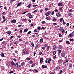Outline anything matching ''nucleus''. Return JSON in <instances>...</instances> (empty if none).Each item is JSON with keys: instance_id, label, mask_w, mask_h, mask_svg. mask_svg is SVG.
Instances as JSON below:
<instances>
[{"instance_id": "f03ea898", "label": "nucleus", "mask_w": 74, "mask_h": 74, "mask_svg": "<svg viewBox=\"0 0 74 74\" xmlns=\"http://www.w3.org/2000/svg\"><path fill=\"white\" fill-rule=\"evenodd\" d=\"M50 14H51V11H48L47 12L45 13L46 16H49L50 15Z\"/></svg>"}, {"instance_id": "e433bc0d", "label": "nucleus", "mask_w": 74, "mask_h": 74, "mask_svg": "<svg viewBox=\"0 0 74 74\" xmlns=\"http://www.w3.org/2000/svg\"><path fill=\"white\" fill-rule=\"evenodd\" d=\"M38 46H39L38 45H37L35 47V49H36L37 48H38Z\"/></svg>"}, {"instance_id": "f8f14e48", "label": "nucleus", "mask_w": 74, "mask_h": 74, "mask_svg": "<svg viewBox=\"0 0 74 74\" xmlns=\"http://www.w3.org/2000/svg\"><path fill=\"white\" fill-rule=\"evenodd\" d=\"M58 5L60 7H62L63 5V4L62 3H58Z\"/></svg>"}, {"instance_id": "f257e3e1", "label": "nucleus", "mask_w": 74, "mask_h": 74, "mask_svg": "<svg viewBox=\"0 0 74 74\" xmlns=\"http://www.w3.org/2000/svg\"><path fill=\"white\" fill-rule=\"evenodd\" d=\"M60 56L62 58H64V57H65L66 56V53H65V52H62L61 53Z\"/></svg>"}, {"instance_id": "69168bd1", "label": "nucleus", "mask_w": 74, "mask_h": 74, "mask_svg": "<svg viewBox=\"0 0 74 74\" xmlns=\"http://www.w3.org/2000/svg\"><path fill=\"white\" fill-rule=\"evenodd\" d=\"M55 11V12H59V11H58V9H55L54 10Z\"/></svg>"}, {"instance_id": "aec40b11", "label": "nucleus", "mask_w": 74, "mask_h": 74, "mask_svg": "<svg viewBox=\"0 0 74 74\" xmlns=\"http://www.w3.org/2000/svg\"><path fill=\"white\" fill-rule=\"evenodd\" d=\"M38 32H39V31L37 29H35L34 30V32L35 33H37Z\"/></svg>"}, {"instance_id": "09e8293b", "label": "nucleus", "mask_w": 74, "mask_h": 74, "mask_svg": "<svg viewBox=\"0 0 74 74\" xmlns=\"http://www.w3.org/2000/svg\"><path fill=\"white\" fill-rule=\"evenodd\" d=\"M14 72V71H12L9 72V74H12V73H13Z\"/></svg>"}, {"instance_id": "6e6d98bb", "label": "nucleus", "mask_w": 74, "mask_h": 74, "mask_svg": "<svg viewBox=\"0 0 74 74\" xmlns=\"http://www.w3.org/2000/svg\"><path fill=\"white\" fill-rule=\"evenodd\" d=\"M18 63H16L15 64V66L16 67H17V66L18 65Z\"/></svg>"}, {"instance_id": "9b49d317", "label": "nucleus", "mask_w": 74, "mask_h": 74, "mask_svg": "<svg viewBox=\"0 0 74 74\" xmlns=\"http://www.w3.org/2000/svg\"><path fill=\"white\" fill-rule=\"evenodd\" d=\"M51 61H52V59L51 58H49L48 60V63L50 64V62H51Z\"/></svg>"}, {"instance_id": "dca6fc26", "label": "nucleus", "mask_w": 74, "mask_h": 74, "mask_svg": "<svg viewBox=\"0 0 74 74\" xmlns=\"http://www.w3.org/2000/svg\"><path fill=\"white\" fill-rule=\"evenodd\" d=\"M21 5H22V3L19 2L18 3L17 6V7H19V6H21Z\"/></svg>"}, {"instance_id": "c85d7f7f", "label": "nucleus", "mask_w": 74, "mask_h": 74, "mask_svg": "<svg viewBox=\"0 0 74 74\" xmlns=\"http://www.w3.org/2000/svg\"><path fill=\"white\" fill-rule=\"evenodd\" d=\"M25 63L24 62H23L22 63H21V66H25Z\"/></svg>"}, {"instance_id": "7c9ffc66", "label": "nucleus", "mask_w": 74, "mask_h": 74, "mask_svg": "<svg viewBox=\"0 0 74 74\" xmlns=\"http://www.w3.org/2000/svg\"><path fill=\"white\" fill-rule=\"evenodd\" d=\"M1 56L2 57V58H4V53H2L1 54Z\"/></svg>"}, {"instance_id": "cd10ccee", "label": "nucleus", "mask_w": 74, "mask_h": 74, "mask_svg": "<svg viewBox=\"0 0 74 74\" xmlns=\"http://www.w3.org/2000/svg\"><path fill=\"white\" fill-rule=\"evenodd\" d=\"M57 51H58V52H59V53H61V50L58 49Z\"/></svg>"}, {"instance_id": "c9c22d12", "label": "nucleus", "mask_w": 74, "mask_h": 74, "mask_svg": "<svg viewBox=\"0 0 74 74\" xmlns=\"http://www.w3.org/2000/svg\"><path fill=\"white\" fill-rule=\"evenodd\" d=\"M34 34H36V36H39V35H38V33L35 32Z\"/></svg>"}, {"instance_id": "2f4dec72", "label": "nucleus", "mask_w": 74, "mask_h": 74, "mask_svg": "<svg viewBox=\"0 0 74 74\" xmlns=\"http://www.w3.org/2000/svg\"><path fill=\"white\" fill-rule=\"evenodd\" d=\"M57 19H56V18H54L53 19V22H56V20Z\"/></svg>"}, {"instance_id": "0e129e2a", "label": "nucleus", "mask_w": 74, "mask_h": 74, "mask_svg": "<svg viewBox=\"0 0 74 74\" xmlns=\"http://www.w3.org/2000/svg\"><path fill=\"white\" fill-rule=\"evenodd\" d=\"M48 8H45V11H48Z\"/></svg>"}, {"instance_id": "3c124183", "label": "nucleus", "mask_w": 74, "mask_h": 74, "mask_svg": "<svg viewBox=\"0 0 74 74\" xmlns=\"http://www.w3.org/2000/svg\"><path fill=\"white\" fill-rule=\"evenodd\" d=\"M6 14V13H5V12H3L2 13V15H5Z\"/></svg>"}, {"instance_id": "ea45409f", "label": "nucleus", "mask_w": 74, "mask_h": 74, "mask_svg": "<svg viewBox=\"0 0 74 74\" xmlns=\"http://www.w3.org/2000/svg\"><path fill=\"white\" fill-rule=\"evenodd\" d=\"M28 12V11H27L24 12H23V13H22V14H26V12Z\"/></svg>"}, {"instance_id": "79ce46f5", "label": "nucleus", "mask_w": 74, "mask_h": 74, "mask_svg": "<svg viewBox=\"0 0 74 74\" xmlns=\"http://www.w3.org/2000/svg\"><path fill=\"white\" fill-rule=\"evenodd\" d=\"M31 59V58H29L28 57L26 58L27 60H30Z\"/></svg>"}, {"instance_id": "7ed1b4c3", "label": "nucleus", "mask_w": 74, "mask_h": 74, "mask_svg": "<svg viewBox=\"0 0 74 74\" xmlns=\"http://www.w3.org/2000/svg\"><path fill=\"white\" fill-rule=\"evenodd\" d=\"M28 16H29V18L30 19H32V18H33V15L31 14V13H29L27 14Z\"/></svg>"}, {"instance_id": "ddd939ff", "label": "nucleus", "mask_w": 74, "mask_h": 74, "mask_svg": "<svg viewBox=\"0 0 74 74\" xmlns=\"http://www.w3.org/2000/svg\"><path fill=\"white\" fill-rule=\"evenodd\" d=\"M73 33L70 34L68 36L69 37H72V35H73Z\"/></svg>"}, {"instance_id": "72a5a7b5", "label": "nucleus", "mask_w": 74, "mask_h": 74, "mask_svg": "<svg viewBox=\"0 0 74 74\" xmlns=\"http://www.w3.org/2000/svg\"><path fill=\"white\" fill-rule=\"evenodd\" d=\"M30 7H31V4H29L27 6V7H28V8H30Z\"/></svg>"}, {"instance_id": "8fccbe9b", "label": "nucleus", "mask_w": 74, "mask_h": 74, "mask_svg": "<svg viewBox=\"0 0 74 74\" xmlns=\"http://www.w3.org/2000/svg\"><path fill=\"white\" fill-rule=\"evenodd\" d=\"M6 20L5 19H3V21H2V23H4V22H5Z\"/></svg>"}, {"instance_id": "473e14b6", "label": "nucleus", "mask_w": 74, "mask_h": 74, "mask_svg": "<svg viewBox=\"0 0 74 74\" xmlns=\"http://www.w3.org/2000/svg\"><path fill=\"white\" fill-rule=\"evenodd\" d=\"M15 0H10V3H12V2H13V1H15Z\"/></svg>"}, {"instance_id": "603ef678", "label": "nucleus", "mask_w": 74, "mask_h": 74, "mask_svg": "<svg viewBox=\"0 0 74 74\" xmlns=\"http://www.w3.org/2000/svg\"><path fill=\"white\" fill-rule=\"evenodd\" d=\"M42 29H43V30H45V28H44L43 27H41V29H40V30H42Z\"/></svg>"}, {"instance_id": "bb28decb", "label": "nucleus", "mask_w": 74, "mask_h": 74, "mask_svg": "<svg viewBox=\"0 0 74 74\" xmlns=\"http://www.w3.org/2000/svg\"><path fill=\"white\" fill-rule=\"evenodd\" d=\"M29 63L30 64H32V63H33V61L32 60H30L29 61Z\"/></svg>"}, {"instance_id": "680f3d73", "label": "nucleus", "mask_w": 74, "mask_h": 74, "mask_svg": "<svg viewBox=\"0 0 74 74\" xmlns=\"http://www.w3.org/2000/svg\"><path fill=\"white\" fill-rule=\"evenodd\" d=\"M38 12V11L37 10H36L34 11L33 13H35V12Z\"/></svg>"}, {"instance_id": "58836bf2", "label": "nucleus", "mask_w": 74, "mask_h": 74, "mask_svg": "<svg viewBox=\"0 0 74 74\" xmlns=\"http://www.w3.org/2000/svg\"><path fill=\"white\" fill-rule=\"evenodd\" d=\"M58 35H59V37H62V34H60V33H59Z\"/></svg>"}, {"instance_id": "13d9d810", "label": "nucleus", "mask_w": 74, "mask_h": 74, "mask_svg": "<svg viewBox=\"0 0 74 74\" xmlns=\"http://www.w3.org/2000/svg\"><path fill=\"white\" fill-rule=\"evenodd\" d=\"M42 51H40L39 52V55H42Z\"/></svg>"}, {"instance_id": "393cba45", "label": "nucleus", "mask_w": 74, "mask_h": 74, "mask_svg": "<svg viewBox=\"0 0 74 74\" xmlns=\"http://www.w3.org/2000/svg\"><path fill=\"white\" fill-rule=\"evenodd\" d=\"M59 30L60 31H62V30H63V28L62 27H60Z\"/></svg>"}, {"instance_id": "a18cd8bd", "label": "nucleus", "mask_w": 74, "mask_h": 74, "mask_svg": "<svg viewBox=\"0 0 74 74\" xmlns=\"http://www.w3.org/2000/svg\"><path fill=\"white\" fill-rule=\"evenodd\" d=\"M42 11H43L42 9H40V13H42Z\"/></svg>"}, {"instance_id": "20e7f679", "label": "nucleus", "mask_w": 74, "mask_h": 74, "mask_svg": "<svg viewBox=\"0 0 74 74\" xmlns=\"http://www.w3.org/2000/svg\"><path fill=\"white\" fill-rule=\"evenodd\" d=\"M56 15L57 17H60L62 16V14L60 13H57L56 14Z\"/></svg>"}, {"instance_id": "774afa93", "label": "nucleus", "mask_w": 74, "mask_h": 74, "mask_svg": "<svg viewBox=\"0 0 74 74\" xmlns=\"http://www.w3.org/2000/svg\"><path fill=\"white\" fill-rule=\"evenodd\" d=\"M28 51L27 50H26V54H28Z\"/></svg>"}, {"instance_id": "e2e57ef3", "label": "nucleus", "mask_w": 74, "mask_h": 74, "mask_svg": "<svg viewBox=\"0 0 74 74\" xmlns=\"http://www.w3.org/2000/svg\"><path fill=\"white\" fill-rule=\"evenodd\" d=\"M37 29H38V30H40V29H41V27H40V26H38V27Z\"/></svg>"}, {"instance_id": "9d476101", "label": "nucleus", "mask_w": 74, "mask_h": 74, "mask_svg": "<svg viewBox=\"0 0 74 74\" xmlns=\"http://www.w3.org/2000/svg\"><path fill=\"white\" fill-rule=\"evenodd\" d=\"M11 65L12 66H15V64L14 62L12 61L11 62Z\"/></svg>"}, {"instance_id": "c756f323", "label": "nucleus", "mask_w": 74, "mask_h": 74, "mask_svg": "<svg viewBox=\"0 0 74 74\" xmlns=\"http://www.w3.org/2000/svg\"><path fill=\"white\" fill-rule=\"evenodd\" d=\"M17 69H20V68L21 67V66L20 65H18L17 66Z\"/></svg>"}, {"instance_id": "f3484780", "label": "nucleus", "mask_w": 74, "mask_h": 74, "mask_svg": "<svg viewBox=\"0 0 74 74\" xmlns=\"http://www.w3.org/2000/svg\"><path fill=\"white\" fill-rule=\"evenodd\" d=\"M69 68L71 67H72V63H69Z\"/></svg>"}, {"instance_id": "4d7b16f0", "label": "nucleus", "mask_w": 74, "mask_h": 74, "mask_svg": "<svg viewBox=\"0 0 74 74\" xmlns=\"http://www.w3.org/2000/svg\"><path fill=\"white\" fill-rule=\"evenodd\" d=\"M31 45L32 47H34V44L33 43H31Z\"/></svg>"}, {"instance_id": "a19ab883", "label": "nucleus", "mask_w": 74, "mask_h": 74, "mask_svg": "<svg viewBox=\"0 0 74 74\" xmlns=\"http://www.w3.org/2000/svg\"><path fill=\"white\" fill-rule=\"evenodd\" d=\"M63 73V71L62 70H60V72L58 73V74H61L62 73Z\"/></svg>"}, {"instance_id": "1a4fd4ad", "label": "nucleus", "mask_w": 74, "mask_h": 74, "mask_svg": "<svg viewBox=\"0 0 74 74\" xmlns=\"http://www.w3.org/2000/svg\"><path fill=\"white\" fill-rule=\"evenodd\" d=\"M16 20H12V21H11V23H16Z\"/></svg>"}, {"instance_id": "6e6552de", "label": "nucleus", "mask_w": 74, "mask_h": 74, "mask_svg": "<svg viewBox=\"0 0 74 74\" xmlns=\"http://www.w3.org/2000/svg\"><path fill=\"white\" fill-rule=\"evenodd\" d=\"M43 60H44V59H43V58H40V62L41 63H42V62H43Z\"/></svg>"}, {"instance_id": "5fc2aeb1", "label": "nucleus", "mask_w": 74, "mask_h": 74, "mask_svg": "<svg viewBox=\"0 0 74 74\" xmlns=\"http://www.w3.org/2000/svg\"><path fill=\"white\" fill-rule=\"evenodd\" d=\"M69 40L71 41H72V42L74 41V40L73 39H70Z\"/></svg>"}, {"instance_id": "4be33fe9", "label": "nucleus", "mask_w": 74, "mask_h": 74, "mask_svg": "<svg viewBox=\"0 0 74 74\" xmlns=\"http://www.w3.org/2000/svg\"><path fill=\"white\" fill-rule=\"evenodd\" d=\"M66 44H70V42L69 41H68V40H66Z\"/></svg>"}, {"instance_id": "a211bd4d", "label": "nucleus", "mask_w": 74, "mask_h": 74, "mask_svg": "<svg viewBox=\"0 0 74 74\" xmlns=\"http://www.w3.org/2000/svg\"><path fill=\"white\" fill-rule=\"evenodd\" d=\"M42 68H47V66H45L44 65H42Z\"/></svg>"}, {"instance_id": "4468645a", "label": "nucleus", "mask_w": 74, "mask_h": 74, "mask_svg": "<svg viewBox=\"0 0 74 74\" xmlns=\"http://www.w3.org/2000/svg\"><path fill=\"white\" fill-rule=\"evenodd\" d=\"M46 19L47 20L49 21L51 19V17L49 16L46 18Z\"/></svg>"}, {"instance_id": "f704fd0d", "label": "nucleus", "mask_w": 74, "mask_h": 74, "mask_svg": "<svg viewBox=\"0 0 74 74\" xmlns=\"http://www.w3.org/2000/svg\"><path fill=\"white\" fill-rule=\"evenodd\" d=\"M7 33L8 34H10L11 33V32H10V31H8L7 32Z\"/></svg>"}, {"instance_id": "bf43d9fd", "label": "nucleus", "mask_w": 74, "mask_h": 74, "mask_svg": "<svg viewBox=\"0 0 74 74\" xmlns=\"http://www.w3.org/2000/svg\"><path fill=\"white\" fill-rule=\"evenodd\" d=\"M26 50H25L23 52V53H24L25 55L26 54Z\"/></svg>"}, {"instance_id": "c03bdc74", "label": "nucleus", "mask_w": 74, "mask_h": 74, "mask_svg": "<svg viewBox=\"0 0 74 74\" xmlns=\"http://www.w3.org/2000/svg\"><path fill=\"white\" fill-rule=\"evenodd\" d=\"M64 32H65V30H64V29H63L62 31V34H64Z\"/></svg>"}, {"instance_id": "412c9836", "label": "nucleus", "mask_w": 74, "mask_h": 74, "mask_svg": "<svg viewBox=\"0 0 74 74\" xmlns=\"http://www.w3.org/2000/svg\"><path fill=\"white\" fill-rule=\"evenodd\" d=\"M28 30V29H27V28L25 29L24 30V33H26V32H27Z\"/></svg>"}, {"instance_id": "a878e982", "label": "nucleus", "mask_w": 74, "mask_h": 74, "mask_svg": "<svg viewBox=\"0 0 74 74\" xmlns=\"http://www.w3.org/2000/svg\"><path fill=\"white\" fill-rule=\"evenodd\" d=\"M69 12H73V10L71 9L69 10Z\"/></svg>"}, {"instance_id": "052dcab7", "label": "nucleus", "mask_w": 74, "mask_h": 74, "mask_svg": "<svg viewBox=\"0 0 74 74\" xmlns=\"http://www.w3.org/2000/svg\"><path fill=\"white\" fill-rule=\"evenodd\" d=\"M49 46L47 47V51H48V50H49Z\"/></svg>"}, {"instance_id": "37998d69", "label": "nucleus", "mask_w": 74, "mask_h": 74, "mask_svg": "<svg viewBox=\"0 0 74 74\" xmlns=\"http://www.w3.org/2000/svg\"><path fill=\"white\" fill-rule=\"evenodd\" d=\"M68 15L69 16H71V15H72V13H69L68 14Z\"/></svg>"}, {"instance_id": "49530a36", "label": "nucleus", "mask_w": 74, "mask_h": 74, "mask_svg": "<svg viewBox=\"0 0 74 74\" xmlns=\"http://www.w3.org/2000/svg\"><path fill=\"white\" fill-rule=\"evenodd\" d=\"M42 24H45V21H43L42 22Z\"/></svg>"}, {"instance_id": "4c0bfd02", "label": "nucleus", "mask_w": 74, "mask_h": 74, "mask_svg": "<svg viewBox=\"0 0 74 74\" xmlns=\"http://www.w3.org/2000/svg\"><path fill=\"white\" fill-rule=\"evenodd\" d=\"M62 22H63L62 23L63 25H66V23L64 22V20Z\"/></svg>"}, {"instance_id": "338daca9", "label": "nucleus", "mask_w": 74, "mask_h": 74, "mask_svg": "<svg viewBox=\"0 0 74 74\" xmlns=\"http://www.w3.org/2000/svg\"><path fill=\"white\" fill-rule=\"evenodd\" d=\"M54 12H55V11H52V13H51V15H54Z\"/></svg>"}, {"instance_id": "b1692460", "label": "nucleus", "mask_w": 74, "mask_h": 74, "mask_svg": "<svg viewBox=\"0 0 74 74\" xmlns=\"http://www.w3.org/2000/svg\"><path fill=\"white\" fill-rule=\"evenodd\" d=\"M63 18H61L60 19V22H62L63 21Z\"/></svg>"}, {"instance_id": "de8ad7c7", "label": "nucleus", "mask_w": 74, "mask_h": 74, "mask_svg": "<svg viewBox=\"0 0 74 74\" xmlns=\"http://www.w3.org/2000/svg\"><path fill=\"white\" fill-rule=\"evenodd\" d=\"M35 66V64L34 63H33L32 64V65L31 66V67H34Z\"/></svg>"}, {"instance_id": "0eeeda50", "label": "nucleus", "mask_w": 74, "mask_h": 74, "mask_svg": "<svg viewBox=\"0 0 74 74\" xmlns=\"http://www.w3.org/2000/svg\"><path fill=\"white\" fill-rule=\"evenodd\" d=\"M2 43V44H4L5 45H7V41H3Z\"/></svg>"}, {"instance_id": "2eb2a0df", "label": "nucleus", "mask_w": 74, "mask_h": 74, "mask_svg": "<svg viewBox=\"0 0 74 74\" xmlns=\"http://www.w3.org/2000/svg\"><path fill=\"white\" fill-rule=\"evenodd\" d=\"M58 48H59V49H61L62 48V45H58L57 46Z\"/></svg>"}, {"instance_id": "39448f33", "label": "nucleus", "mask_w": 74, "mask_h": 74, "mask_svg": "<svg viewBox=\"0 0 74 74\" xmlns=\"http://www.w3.org/2000/svg\"><path fill=\"white\" fill-rule=\"evenodd\" d=\"M53 50H56V49H57V47H56V45H54L53 47Z\"/></svg>"}, {"instance_id": "864d4df0", "label": "nucleus", "mask_w": 74, "mask_h": 74, "mask_svg": "<svg viewBox=\"0 0 74 74\" xmlns=\"http://www.w3.org/2000/svg\"><path fill=\"white\" fill-rule=\"evenodd\" d=\"M59 10L60 11H62V7L59 8Z\"/></svg>"}, {"instance_id": "5701e85b", "label": "nucleus", "mask_w": 74, "mask_h": 74, "mask_svg": "<svg viewBox=\"0 0 74 74\" xmlns=\"http://www.w3.org/2000/svg\"><path fill=\"white\" fill-rule=\"evenodd\" d=\"M44 41L43 38H41L40 40V42H43V41Z\"/></svg>"}, {"instance_id": "6ab92c4d", "label": "nucleus", "mask_w": 74, "mask_h": 74, "mask_svg": "<svg viewBox=\"0 0 74 74\" xmlns=\"http://www.w3.org/2000/svg\"><path fill=\"white\" fill-rule=\"evenodd\" d=\"M57 51H53V55H55Z\"/></svg>"}, {"instance_id": "423d86ee", "label": "nucleus", "mask_w": 74, "mask_h": 74, "mask_svg": "<svg viewBox=\"0 0 74 74\" xmlns=\"http://www.w3.org/2000/svg\"><path fill=\"white\" fill-rule=\"evenodd\" d=\"M60 69V65H57L56 67V69L57 70H59Z\"/></svg>"}]
</instances>
